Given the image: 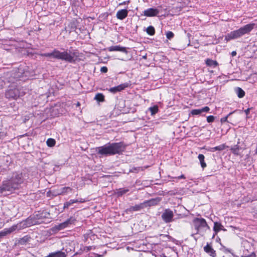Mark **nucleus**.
Wrapping results in <instances>:
<instances>
[{"mask_svg":"<svg viewBox=\"0 0 257 257\" xmlns=\"http://www.w3.org/2000/svg\"><path fill=\"white\" fill-rule=\"evenodd\" d=\"M23 181V176L22 173H14L10 179L3 181L2 185L0 186V193H3L6 191H13L19 189Z\"/></svg>","mask_w":257,"mask_h":257,"instance_id":"nucleus-1","label":"nucleus"},{"mask_svg":"<svg viewBox=\"0 0 257 257\" xmlns=\"http://www.w3.org/2000/svg\"><path fill=\"white\" fill-rule=\"evenodd\" d=\"M124 146L122 143L108 144L97 148L98 154L104 156H111L120 154L124 151Z\"/></svg>","mask_w":257,"mask_h":257,"instance_id":"nucleus-2","label":"nucleus"},{"mask_svg":"<svg viewBox=\"0 0 257 257\" xmlns=\"http://www.w3.org/2000/svg\"><path fill=\"white\" fill-rule=\"evenodd\" d=\"M41 56L53 58L71 63L74 61V54L67 51L60 52L57 49H54L51 53L42 54Z\"/></svg>","mask_w":257,"mask_h":257,"instance_id":"nucleus-3","label":"nucleus"},{"mask_svg":"<svg viewBox=\"0 0 257 257\" xmlns=\"http://www.w3.org/2000/svg\"><path fill=\"white\" fill-rule=\"evenodd\" d=\"M192 224L196 232L195 234H204L210 227L206 220L203 218H195L192 220Z\"/></svg>","mask_w":257,"mask_h":257,"instance_id":"nucleus-4","label":"nucleus"},{"mask_svg":"<svg viewBox=\"0 0 257 257\" xmlns=\"http://www.w3.org/2000/svg\"><path fill=\"white\" fill-rule=\"evenodd\" d=\"M29 220L21 222L20 223L13 225L9 228H5L3 230L0 231V238L12 233L15 231L16 229H21L22 228H26L30 226V223L28 224V222Z\"/></svg>","mask_w":257,"mask_h":257,"instance_id":"nucleus-5","label":"nucleus"},{"mask_svg":"<svg viewBox=\"0 0 257 257\" xmlns=\"http://www.w3.org/2000/svg\"><path fill=\"white\" fill-rule=\"evenodd\" d=\"M25 93L23 91H20L18 88L9 89L6 92V96L7 98L17 99L20 96L24 95Z\"/></svg>","mask_w":257,"mask_h":257,"instance_id":"nucleus-6","label":"nucleus"},{"mask_svg":"<svg viewBox=\"0 0 257 257\" xmlns=\"http://www.w3.org/2000/svg\"><path fill=\"white\" fill-rule=\"evenodd\" d=\"M75 221V219L73 217H71L67 220L60 223L58 225H56L52 228L53 231H59L67 227L69 224H72Z\"/></svg>","mask_w":257,"mask_h":257,"instance_id":"nucleus-7","label":"nucleus"},{"mask_svg":"<svg viewBox=\"0 0 257 257\" xmlns=\"http://www.w3.org/2000/svg\"><path fill=\"white\" fill-rule=\"evenodd\" d=\"M254 24H247L237 30L238 37L249 33L254 28Z\"/></svg>","mask_w":257,"mask_h":257,"instance_id":"nucleus-8","label":"nucleus"},{"mask_svg":"<svg viewBox=\"0 0 257 257\" xmlns=\"http://www.w3.org/2000/svg\"><path fill=\"white\" fill-rule=\"evenodd\" d=\"M161 216L165 222L169 223L173 220L174 213L170 209H166L163 212Z\"/></svg>","mask_w":257,"mask_h":257,"instance_id":"nucleus-9","label":"nucleus"},{"mask_svg":"<svg viewBox=\"0 0 257 257\" xmlns=\"http://www.w3.org/2000/svg\"><path fill=\"white\" fill-rule=\"evenodd\" d=\"M145 203L144 202L141 203L139 204L135 205V206H131L130 208L126 209V212H134L139 211L144 208H145Z\"/></svg>","mask_w":257,"mask_h":257,"instance_id":"nucleus-10","label":"nucleus"},{"mask_svg":"<svg viewBox=\"0 0 257 257\" xmlns=\"http://www.w3.org/2000/svg\"><path fill=\"white\" fill-rule=\"evenodd\" d=\"M159 12L157 9L150 8L144 11V15L147 17H153L157 15Z\"/></svg>","mask_w":257,"mask_h":257,"instance_id":"nucleus-11","label":"nucleus"},{"mask_svg":"<svg viewBox=\"0 0 257 257\" xmlns=\"http://www.w3.org/2000/svg\"><path fill=\"white\" fill-rule=\"evenodd\" d=\"M109 51H120L127 53V51L125 47H121L119 45L112 46L108 48Z\"/></svg>","mask_w":257,"mask_h":257,"instance_id":"nucleus-12","label":"nucleus"},{"mask_svg":"<svg viewBox=\"0 0 257 257\" xmlns=\"http://www.w3.org/2000/svg\"><path fill=\"white\" fill-rule=\"evenodd\" d=\"M239 38L237 30L232 31L229 33H228L225 36V40L226 41H229L232 39H235Z\"/></svg>","mask_w":257,"mask_h":257,"instance_id":"nucleus-13","label":"nucleus"},{"mask_svg":"<svg viewBox=\"0 0 257 257\" xmlns=\"http://www.w3.org/2000/svg\"><path fill=\"white\" fill-rule=\"evenodd\" d=\"M210 108L208 106H205L201 109H195L191 111V114L192 115H199L201 114L202 112H206L209 111Z\"/></svg>","mask_w":257,"mask_h":257,"instance_id":"nucleus-14","label":"nucleus"},{"mask_svg":"<svg viewBox=\"0 0 257 257\" xmlns=\"http://www.w3.org/2000/svg\"><path fill=\"white\" fill-rule=\"evenodd\" d=\"M128 14L127 10L125 9H122L118 11L116 15V18L119 20H123L125 18Z\"/></svg>","mask_w":257,"mask_h":257,"instance_id":"nucleus-15","label":"nucleus"},{"mask_svg":"<svg viewBox=\"0 0 257 257\" xmlns=\"http://www.w3.org/2000/svg\"><path fill=\"white\" fill-rule=\"evenodd\" d=\"M161 199L160 198H156L155 199H152L151 200L144 202L145 203V207L157 205L160 201Z\"/></svg>","mask_w":257,"mask_h":257,"instance_id":"nucleus-16","label":"nucleus"},{"mask_svg":"<svg viewBox=\"0 0 257 257\" xmlns=\"http://www.w3.org/2000/svg\"><path fill=\"white\" fill-rule=\"evenodd\" d=\"M127 86L126 84H121L117 86L110 88L109 91L112 93H116L123 90Z\"/></svg>","mask_w":257,"mask_h":257,"instance_id":"nucleus-17","label":"nucleus"},{"mask_svg":"<svg viewBox=\"0 0 257 257\" xmlns=\"http://www.w3.org/2000/svg\"><path fill=\"white\" fill-rule=\"evenodd\" d=\"M204 250L206 252L208 253L210 256H211L212 257H215L216 256L215 251L209 244H207L205 246H204Z\"/></svg>","mask_w":257,"mask_h":257,"instance_id":"nucleus-18","label":"nucleus"},{"mask_svg":"<svg viewBox=\"0 0 257 257\" xmlns=\"http://www.w3.org/2000/svg\"><path fill=\"white\" fill-rule=\"evenodd\" d=\"M241 150V148L239 147L238 144L233 146L230 149L232 153L235 155H240V150Z\"/></svg>","mask_w":257,"mask_h":257,"instance_id":"nucleus-19","label":"nucleus"},{"mask_svg":"<svg viewBox=\"0 0 257 257\" xmlns=\"http://www.w3.org/2000/svg\"><path fill=\"white\" fill-rule=\"evenodd\" d=\"M72 190V189L70 187H65L61 188L58 192L57 193V195H64L65 194L67 193H68L69 192H71Z\"/></svg>","mask_w":257,"mask_h":257,"instance_id":"nucleus-20","label":"nucleus"},{"mask_svg":"<svg viewBox=\"0 0 257 257\" xmlns=\"http://www.w3.org/2000/svg\"><path fill=\"white\" fill-rule=\"evenodd\" d=\"M198 158L200 161L201 167L202 169L205 168L206 167V164L205 162V157L203 154H199Z\"/></svg>","mask_w":257,"mask_h":257,"instance_id":"nucleus-21","label":"nucleus"},{"mask_svg":"<svg viewBox=\"0 0 257 257\" xmlns=\"http://www.w3.org/2000/svg\"><path fill=\"white\" fill-rule=\"evenodd\" d=\"M226 148V146L224 144H222V145H220L218 146H216V147H213V148H210L209 149V151L210 152H215L216 151H222L223 150H224Z\"/></svg>","mask_w":257,"mask_h":257,"instance_id":"nucleus-22","label":"nucleus"},{"mask_svg":"<svg viewBox=\"0 0 257 257\" xmlns=\"http://www.w3.org/2000/svg\"><path fill=\"white\" fill-rule=\"evenodd\" d=\"M66 254L62 251H58L55 253H52L51 254H50L47 257H66Z\"/></svg>","mask_w":257,"mask_h":257,"instance_id":"nucleus-23","label":"nucleus"},{"mask_svg":"<svg viewBox=\"0 0 257 257\" xmlns=\"http://www.w3.org/2000/svg\"><path fill=\"white\" fill-rule=\"evenodd\" d=\"M223 226L221 223L215 222L214 223L213 230L216 234L218 231L222 229Z\"/></svg>","mask_w":257,"mask_h":257,"instance_id":"nucleus-24","label":"nucleus"},{"mask_svg":"<svg viewBox=\"0 0 257 257\" xmlns=\"http://www.w3.org/2000/svg\"><path fill=\"white\" fill-rule=\"evenodd\" d=\"M206 64L208 66H212L213 67H215L218 64L216 61H214L210 59H207L206 60Z\"/></svg>","mask_w":257,"mask_h":257,"instance_id":"nucleus-25","label":"nucleus"},{"mask_svg":"<svg viewBox=\"0 0 257 257\" xmlns=\"http://www.w3.org/2000/svg\"><path fill=\"white\" fill-rule=\"evenodd\" d=\"M235 92L239 98H242L245 95L244 91L240 87L236 88Z\"/></svg>","mask_w":257,"mask_h":257,"instance_id":"nucleus-26","label":"nucleus"},{"mask_svg":"<svg viewBox=\"0 0 257 257\" xmlns=\"http://www.w3.org/2000/svg\"><path fill=\"white\" fill-rule=\"evenodd\" d=\"M94 99L98 102H103L104 101V96L102 93H97L94 97Z\"/></svg>","mask_w":257,"mask_h":257,"instance_id":"nucleus-27","label":"nucleus"},{"mask_svg":"<svg viewBox=\"0 0 257 257\" xmlns=\"http://www.w3.org/2000/svg\"><path fill=\"white\" fill-rule=\"evenodd\" d=\"M149 110L151 112V115H153L158 112L159 109L158 106L155 105L153 107H150Z\"/></svg>","mask_w":257,"mask_h":257,"instance_id":"nucleus-28","label":"nucleus"},{"mask_svg":"<svg viewBox=\"0 0 257 257\" xmlns=\"http://www.w3.org/2000/svg\"><path fill=\"white\" fill-rule=\"evenodd\" d=\"M128 191L129 190L128 189L122 188L118 190L116 193L118 196H119L125 194L126 193L128 192Z\"/></svg>","mask_w":257,"mask_h":257,"instance_id":"nucleus-29","label":"nucleus"},{"mask_svg":"<svg viewBox=\"0 0 257 257\" xmlns=\"http://www.w3.org/2000/svg\"><path fill=\"white\" fill-rule=\"evenodd\" d=\"M46 144L48 146L52 147L55 146L56 144V141L54 139L50 138L47 140Z\"/></svg>","mask_w":257,"mask_h":257,"instance_id":"nucleus-30","label":"nucleus"},{"mask_svg":"<svg viewBox=\"0 0 257 257\" xmlns=\"http://www.w3.org/2000/svg\"><path fill=\"white\" fill-rule=\"evenodd\" d=\"M147 33L150 35H153L155 34V29L153 26H149L147 29Z\"/></svg>","mask_w":257,"mask_h":257,"instance_id":"nucleus-31","label":"nucleus"},{"mask_svg":"<svg viewBox=\"0 0 257 257\" xmlns=\"http://www.w3.org/2000/svg\"><path fill=\"white\" fill-rule=\"evenodd\" d=\"M235 111H232V112H230L226 116L224 117H222L220 119V122H221V123H223L225 122H228V120H227V118L228 117H229V116H230L231 114H232L233 113H234Z\"/></svg>","mask_w":257,"mask_h":257,"instance_id":"nucleus-32","label":"nucleus"},{"mask_svg":"<svg viewBox=\"0 0 257 257\" xmlns=\"http://www.w3.org/2000/svg\"><path fill=\"white\" fill-rule=\"evenodd\" d=\"M73 204V203L72 200L71 199L69 201L66 202L64 203L63 208L64 209L67 208L69 207V206L72 205Z\"/></svg>","mask_w":257,"mask_h":257,"instance_id":"nucleus-33","label":"nucleus"},{"mask_svg":"<svg viewBox=\"0 0 257 257\" xmlns=\"http://www.w3.org/2000/svg\"><path fill=\"white\" fill-rule=\"evenodd\" d=\"M215 117L213 115H209L207 117V121L209 123L214 121Z\"/></svg>","mask_w":257,"mask_h":257,"instance_id":"nucleus-34","label":"nucleus"},{"mask_svg":"<svg viewBox=\"0 0 257 257\" xmlns=\"http://www.w3.org/2000/svg\"><path fill=\"white\" fill-rule=\"evenodd\" d=\"M166 37L168 39L170 40L174 37V34L171 31H168L166 33Z\"/></svg>","mask_w":257,"mask_h":257,"instance_id":"nucleus-35","label":"nucleus"},{"mask_svg":"<svg viewBox=\"0 0 257 257\" xmlns=\"http://www.w3.org/2000/svg\"><path fill=\"white\" fill-rule=\"evenodd\" d=\"M100 71L101 72L106 73L107 71V68L106 67H102L101 68Z\"/></svg>","mask_w":257,"mask_h":257,"instance_id":"nucleus-36","label":"nucleus"},{"mask_svg":"<svg viewBox=\"0 0 257 257\" xmlns=\"http://www.w3.org/2000/svg\"><path fill=\"white\" fill-rule=\"evenodd\" d=\"M27 239H28V238L25 236L22 238H21V242H26L27 241Z\"/></svg>","mask_w":257,"mask_h":257,"instance_id":"nucleus-37","label":"nucleus"},{"mask_svg":"<svg viewBox=\"0 0 257 257\" xmlns=\"http://www.w3.org/2000/svg\"><path fill=\"white\" fill-rule=\"evenodd\" d=\"M79 203H84L86 201V200L85 199L83 198H80V199H78Z\"/></svg>","mask_w":257,"mask_h":257,"instance_id":"nucleus-38","label":"nucleus"},{"mask_svg":"<svg viewBox=\"0 0 257 257\" xmlns=\"http://www.w3.org/2000/svg\"><path fill=\"white\" fill-rule=\"evenodd\" d=\"M250 108H247L244 110V112L245 113L246 115H248L249 113Z\"/></svg>","mask_w":257,"mask_h":257,"instance_id":"nucleus-39","label":"nucleus"},{"mask_svg":"<svg viewBox=\"0 0 257 257\" xmlns=\"http://www.w3.org/2000/svg\"><path fill=\"white\" fill-rule=\"evenodd\" d=\"M243 257H255V254L254 253H252L251 254H250L249 255L245 256H243Z\"/></svg>","mask_w":257,"mask_h":257,"instance_id":"nucleus-40","label":"nucleus"},{"mask_svg":"<svg viewBox=\"0 0 257 257\" xmlns=\"http://www.w3.org/2000/svg\"><path fill=\"white\" fill-rule=\"evenodd\" d=\"M177 178L178 179H185V176L184 175H181V176H178Z\"/></svg>","mask_w":257,"mask_h":257,"instance_id":"nucleus-41","label":"nucleus"},{"mask_svg":"<svg viewBox=\"0 0 257 257\" xmlns=\"http://www.w3.org/2000/svg\"><path fill=\"white\" fill-rule=\"evenodd\" d=\"M73 203H79L78 199H72Z\"/></svg>","mask_w":257,"mask_h":257,"instance_id":"nucleus-42","label":"nucleus"},{"mask_svg":"<svg viewBox=\"0 0 257 257\" xmlns=\"http://www.w3.org/2000/svg\"><path fill=\"white\" fill-rule=\"evenodd\" d=\"M236 51H232V52H231V55H232V56H236Z\"/></svg>","mask_w":257,"mask_h":257,"instance_id":"nucleus-43","label":"nucleus"},{"mask_svg":"<svg viewBox=\"0 0 257 257\" xmlns=\"http://www.w3.org/2000/svg\"><path fill=\"white\" fill-rule=\"evenodd\" d=\"M80 105V103L79 102H77V103H76V106H79Z\"/></svg>","mask_w":257,"mask_h":257,"instance_id":"nucleus-44","label":"nucleus"},{"mask_svg":"<svg viewBox=\"0 0 257 257\" xmlns=\"http://www.w3.org/2000/svg\"><path fill=\"white\" fill-rule=\"evenodd\" d=\"M146 58H147V56H143V58H144V59H146Z\"/></svg>","mask_w":257,"mask_h":257,"instance_id":"nucleus-45","label":"nucleus"},{"mask_svg":"<svg viewBox=\"0 0 257 257\" xmlns=\"http://www.w3.org/2000/svg\"><path fill=\"white\" fill-rule=\"evenodd\" d=\"M255 154H257V146H256V149Z\"/></svg>","mask_w":257,"mask_h":257,"instance_id":"nucleus-46","label":"nucleus"}]
</instances>
